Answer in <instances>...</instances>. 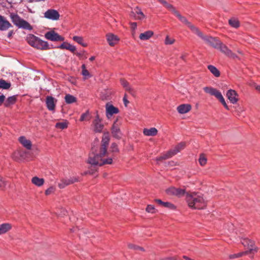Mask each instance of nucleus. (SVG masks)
<instances>
[{"mask_svg":"<svg viewBox=\"0 0 260 260\" xmlns=\"http://www.w3.org/2000/svg\"><path fill=\"white\" fill-rule=\"evenodd\" d=\"M110 138L109 133L107 132L104 133L101 145L98 150H95L94 152L93 148H92V152L90 153L88 159L89 164L93 166H102L104 165H111L113 162V159L111 157L104 158V157L107 154V147L109 145Z\"/></svg>","mask_w":260,"mask_h":260,"instance_id":"1","label":"nucleus"},{"mask_svg":"<svg viewBox=\"0 0 260 260\" xmlns=\"http://www.w3.org/2000/svg\"><path fill=\"white\" fill-rule=\"evenodd\" d=\"M186 201L189 207L193 209H204L207 206V202L203 195L200 193H187L186 195Z\"/></svg>","mask_w":260,"mask_h":260,"instance_id":"2","label":"nucleus"},{"mask_svg":"<svg viewBox=\"0 0 260 260\" xmlns=\"http://www.w3.org/2000/svg\"><path fill=\"white\" fill-rule=\"evenodd\" d=\"M10 17L13 23L19 28L29 30L32 29V27L27 21L21 18L17 14L11 13Z\"/></svg>","mask_w":260,"mask_h":260,"instance_id":"3","label":"nucleus"},{"mask_svg":"<svg viewBox=\"0 0 260 260\" xmlns=\"http://www.w3.org/2000/svg\"><path fill=\"white\" fill-rule=\"evenodd\" d=\"M199 37L202 38L208 44L212 47L217 49L219 44H220V41L210 36H204L203 34L199 30V34L196 33Z\"/></svg>","mask_w":260,"mask_h":260,"instance_id":"4","label":"nucleus"},{"mask_svg":"<svg viewBox=\"0 0 260 260\" xmlns=\"http://www.w3.org/2000/svg\"><path fill=\"white\" fill-rule=\"evenodd\" d=\"M204 91L211 95L215 96L222 104L226 103L221 92L215 88L211 87H205L203 88Z\"/></svg>","mask_w":260,"mask_h":260,"instance_id":"5","label":"nucleus"},{"mask_svg":"<svg viewBox=\"0 0 260 260\" xmlns=\"http://www.w3.org/2000/svg\"><path fill=\"white\" fill-rule=\"evenodd\" d=\"M204 91L211 95L215 96L222 104L226 103L221 92L215 88L211 87H205L203 88Z\"/></svg>","mask_w":260,"mask_h":260,"instance_id":"6","label":"nucleus"},{"mask_svg":"<svg viewBox=\"0 0 260 260\" xmlns=\"http://www.w3.org/2000/svg\"><path fill=\"white\" fill-rule=\"evenodd\" d=\"M120 125L121 123L118 122V119L117 118L111 127V131L112 136L117 139H120L122 135L120 129Z\"/></svg>","mask_w":260,"mask_h":260,"instance_id":"7","label":"nucleus"},{"mask_svg":"<svg viewBox=\"0 0 260 260\" xmlns=\"http://www.w3.org/2000/svg\"><path fill=\"white\" fill-rule=\"evenodd\" d=\"M79 181V177L78 176H73L70 177L69 178H63L60 180V182L58 183V186L59 188L62 189L64 188L68 185Z\"/></svg>","mask_w":260,"mask_h":260,"instance_id":"8","label":"nucleus"},{"mask_svg":"<svg viewBox=\"0 0 260 260\" xmlns=\"http://www.w3.org/2000/svg\"><path fill=\"white\" fill-rule=\"evenodd\" d=\"M44 36L47 40L53 42L63 41L64 40L63 37L53 30L46 32Z\"/></svg>","mask_w":260,"mask_h":260,"instance_id":"9","label":"nucleus"},{"mask_svg":"<svg viewBox=\"0 0 260 260\" xmlns=\"http://www.w3.org/2000/svg\"><path fill=\"white\" fill-rule=\"evenodd\" d=\"M175 15L178 18L180 21L186 24L193 33L199 34V29L189 22L186 18L182 16L178 11Z\"/></svg>","mask_w":260,"mask_h":260,"instance_id":"10","label":"nucleus"},{"mask_svg":"<svg viewBox=\"0 0 260 260\" xmlns=\"http://www.w3.org/2000/svg\"><path fill=\"white\" fill-rule=\"evenodd\" d=\"M92 125L93 130L96 133H101L104 127V124L102 122V119L100 118L98 114H96L95 118L93 120Z\"/></svg>","mask_w":260,"mask_h":260,"instance_id":"11","label":"nucleus"},{"mask_svg":"<svg viewBox=\"0 0 260 260\" xmlns=\"http://www.w3.org/2000/svg\"><path fill=\"white\" fill-rule=\"evenodd\" d=\"M166 193L170 196L181 197L185 193V189L175 187H170L166 190Z\"/></svg>","mask_w":260,"mask_h":260,"instance_id":"12","label":"nucleus"},{"mask_svg":"<svg viewBox=\"0 0 260 260\" xmlns=\"http://www.w3.org/2000/svg\"><path fill=\"white\" fill-rule=\"evenodd\" d=\"M242 244L248 249L247 251L248 253H254L257 251V248L254 246L255 243L252 240L246 238L243 239L242 241Z\"/></svg>","mask_w":260,"mask_h":260,"instance_id":"13","label":"nucleus"},{"mask_svg":"<svg viewBox=\"0 0 260 260\" xmlns=\"http://www.w3.org/2000/svg\"><path fill=\"white\" fill-rule=\"evenodd\" d=\"M44 16L47 19L55 21L59 19L60 14L57 10L50 9L44 13Z\"/></svg>","mask_w":260,"mask_h":260,"instance_id":"14","label":"nucleus"},{"mask_svg":"<svg viewBox=\"0 0 260 260\" xmlns=\"http://www.w3.org/2000/svg\"><path fill=\"white\" fill-rule=\"evenodd\" d=\"M130 16L137 20H142L146 18V16L138 7H136L133 11L131 12Z\"/></svg>","mask_w":260,"mask_h":260,"instance_id":"15","label":"nucleus"},{"mask_svg":"<svg viewBox=\"0 0 260 260\" xmlns=\"http://www.w3.org/2000/svg\"><path fill=\"white\" fill-rule=\"evenodd\" d=\"M119 112V109L114 107L113 105L110 103H108L106 105V114L107 117L109 119L113 114H117Z\"/></svg>","mask_w":260,"mask_h":260,"instance_id":"16","label":"nucleus"},{"mask_svg":"<svg viewBox=\"0 0 260 260\" xmlns=\"http://www.w3.org/2000/svg\"><path fill=\"white\" fill-rule=\"evenodd\" d=\"M28 153L25 150H17L13 153L12 157L14 160L18 161L25 159Z\"/></svg>","mask_w":260,"mask_h":260,"instance_id":"17","label":"nucleus"},{"mask_svg":"<svg viewBox=\"0 0 260 260\" xmlns=\"http://www.w3.org/2000/svg\"><path fill=\"white\" fill-rule=\"evenodd\" d=\"M57 102V100L52 96H47L46 98V105L47 109L49 111H54Z\"/></svg>","mask_w":260,"mask_h":260,"instance_id":"18","label":"nucleus"},{"mask_svg":"<svg viewBox=\"0 0 260 260\" xmlns=\"http://www.w3.org/2000/svg\"><path fill=\"white\" fill-rule=\"evenodd\" d=\"M226 96L230 100V102L233 104L237 103L238 101V94L234 90H229L226 93Z\"/></svg>","mask_w":260,"mask_h":260,"instance_id":"19","label":"nucleus"},{"mask_svg":"<svg viewBox=\"0 0 260 260\" xmlns=\"http://www.w3.org/2000/svg\"><path fill=\"white\" fill-rule=\"evenodd\" d=\"M34 48L40 50H48L50 49L47 42L43 41L39 38L34 45Z\"/></svg>","mask_w":260,"mask_h":260,"instance_id":"20","label":"nucleus"},{"mask_svg":"<svg viewBox=\"0 0 260 260\" xmlns=\"http://www.w3.org/2000/svg\"><path fill=\"white\" fill-rule=\"evenodd\" d=\"M106 38L109 45L111 46H114L115 45L117 44L119 41V38L117 36L111 33L108 34L106 35Z\"/></svg>","mask_w":260,"mask_h":260,"instance_id":"21","label":"nucleus"},{"mask_svg":"<svg viewBox=\"0 0 260 260\" xmlns=\"http://www.w3.org/2000/svg\"><path fill=\"white\" fill-rule=\"evenodd\" d=\"M219 49L222 53L230 57H234L235 55L229 49L228 47L220 42V44L219 45L218 47L217 48Z\"/></svg>","mask_w":260,"mask_h":260,"instance_id":"22","label":"nucleus"},{"mask_svg":"<svg viewBox=\"0 0 260 260\" xmlns=\"http://www.w3.org/2000/svg\"><path fill=\"white\" fill-rule=\"evenodd\" d=\"M120 83L126 91H128L132 95H134L135 93V90L126 80L121 78L120 79Z\"/></svg>","mask_w":260,"mask_h":260,"instance_id":"23","label":"nucleus"},{"mask_svg":"<svg viewBox=\"0 0 260 260\" xmlns=\"http://www.w3.org/2000/svg\"><path fill=\"white\" fill-rule=\"evenodd\" d=\"M12 26L11 24L4 16L0 15V30H6Z\"/></svg>","mask_w":260,"mask_h":260,"instance_id":"24","label":"nucleus"},{"mask_svg":"<svg viewBox=\"0 0 260 260\" xmlns=\"http://www.w3.org/2000/svg\"><path fill=\"white\" fill-rule=\"evenodd\" d=\"M191 109V106L190 104H181L177 108V111L180 114H185Z\"/></svg>","mask_w":260,"mask_h":260,"instance_id":"25","label":"nucleus"},{"mask_svg":"<svg viewBox=\"0 0 260 260\" xmlns=\"http://www.w3.org/2000/svg\"><path fill=\"white\" fill-rule=\"evenodd\" d=\"M186 146V144L185 142H181L178 144L177 145L175 146V147L172 149L170 150V151L171 153V154L173 156L176 155L177 153L179 152L180 151L183 150Z\"/></svg>","mask_w":260,"mask_h":260,"instance_id":"26","label":"nucleus"},{"mask_svg":"<svg viewBox=\"0 0 260 260\" xmlns=\"http://www.w3.org/2000/svg\"><path fill=\"white\" fill-rule=\"evenodd\" d=\"M19 142L27 149L30 150L32 147V144L30 140H27L24 136H21L19 138Z\"/></svg>","mask_w":260,"mask_h":260,"instance_id":"27","label":"nucleus"},{"mask_svg":"<svg viewBox=\"0 0 260 260\" xmlns=\"http://www.w3.org/2000/svg\"><path fill=\"white\" fill-rule=\"evenodd\" d=\"M154 35V32L152 30H147L144 32L140 34L139 38L142 41H146L149 40Z\"/></svg>","mask_w":260,"mask_h":260,"instance_id":"28","label":"nucleus"},{"mask_svg":"<svg viewBox=\"0 0 260 260\" xmlns=\"http://www.w3.org/2000/svg\"><path fill=\"white\" fill-rule=\"evenodd\" d=\"M58 48L61 49H67L70 50L72 52H74L76 50V48L75 46H73L67 42H63L58 46Z\"/></svg>","mask_w":260,"mask_h":260,"instance_id":"29","label":"nucleus"},{"mask_svg":"<svg viewBox=\"0 0 260 260\" xmlns=\"http://www.w3.org/2000/svg\"><path fill=\"white\" fill-rule=\"evenodd\" d=\"M173 155L171 154V152L170 150H169L167 152L162 154L160 156L156 157L155 160L156 161L157 163L158 164L159 161L169 159Z\"/></svg>","mask_w":260,"mask_h":260,"instance_id":"30","label":"nucleus"},{"mask_svg":"<svg viewBox=\"0 0 260 260\" xmlns=\"http://www.w3.org/2000/svg\"><path fill=\"white\" fill-rule=\"evenodd\" d=\"M160 3L162 4L166 8L171 11L174 14H175L178 11H177L175 8L171 4H169L165 0H157Z\"/></svg>","mask_w":260,"mask_h":260,"instance_id":"31","label":"nucleus"},{"mask_svg":"<svg viewBox=\"0 0 260 260\" xmlns=\"http://www.w3.org/2000/svg\"><path fill=\"white\" fill-rule=\"evenodd\" d=\"M157 130L155 127H151L150 129L144 128L143 129V134L147 136H154L157 134Z\"/></svg>","mask_w":260,"mask_h":260,"instance_id":"32","label":"nucleus"},{"mask_svg":"<svg viewBox=\"0 0 260 260\" xmlns=\"http://www.w3.org/2000/svg\"><path fill=\"white\" fill-rule=\"evenodd\" d=\"M12 229V225L8 223L0 224V235L6 233Z\"/></svg>","mask_w":260,"mask_h":260,"instance_id":"33","label":"nucleus"},{"mask_svg":"<svg viewBox=\"0 0 260 260\" xmlns=\"http://www.w3.org/2000/svg\"><path fill=\"white\" fill-rule=\"evenodd\" d=\"M38 38L32 34H29L26 37V41L31 46L34 47Z\"/></svg>","mask_w":260,"mask_h":260,"instance_id":"34","label":"nucleus"},{"mask_svg":"<svg viewBox=\"0 0 260 260\" xmlns=\"http://www.w3.org/2000/svg\"><path fill=\"white\" fill-rule=\"evenodd\" d=\"M31 182L37 186H41L44 184L45 180L43 178H40L37 176H35L32 178Z\"/></svg>","mask_w":260,"mask_h":260,"instance_id":"35","label":"nucleus"},{"mask_svg":"<svg viewBox=\"0 0 260 260\" xmlns=\"http://www.w3.org/2000/svg\"><path fill=\"white\" fill-rule=\"evenodd\" d=\"M207 68L215 77H218L220 76V71L215 66L208 65Z\"/></svg>","mask_w":260,"mask_h":260,"instance_id":"36","label":"nucleus"},{"mask_svg":"<svg viewBox=\"0 0 260 260\" xmlns=\"http://www.w3.org/2000/svg\"><path fill=\"white\" fill-rule=\"evenodd\" d=\"M16 100L17 98L16 95H13L9 97L4 103L5 107H8L11 105L14 104L16 102Z\"/></svg>","mask_w":260,"mask_h":260,"instance_id":"37","label":"nucleus"},{"mask_svg":"<svg viewBox=\"0 0 260 260\" xmlns=\"http://www.w3.org/2000/svg\"><path fill=\"white\" fill-rule=\"evenodd\" d=\"M64 100L66 103L68 104L75 103L77 101L76 98L70 94H67L66 95Z\"/></svg>","mask_w":260,"mask_h":260,"instance_id":"38","label":"nucleus"},{"mask_svg":"<svg viewBox=\"0 0 260 260\" xmlns=\"http://www.w3.org/2000/svg\"><path fill=\"white\" fill-rule=\"evenodd\" d=\"M73 40L77 42V43L79 44L80 45H82L83 47H87V44L85 43H84V40L83 38L82 37L80 36H74L73 37Z\"/></svg>","mask_w":260,"mask_h":260,"instance_id":"39","label":"nucleus"},{"mask_svg":"<svg viewBox=\"0 0 260 260\" xmlns=\"http://www.w3.org/2000/svg\"><path fill=\"white\" fill-rule=\"evenodd\" d=\"M229 24L233 27L238 28L240 26V23L238 19L236 18H231L229 20Z\"/></svg>","mask_w":260,"mask_h":260,"instance_id":"40","label":"nucleus"},{"mask_svg":"<svg viewBox=\"0 0 260 260\" xmlns=\"http://www.w3.org/2000/svg\"><path fill=\"white\" fill-rule=\"evenodd\" d=\"M11 85L10 82H8L3 79H0V88L8 89L11 87Z\"/></svg>","mask_w":260,"mask_h":260,"instance_id":"41","label":"nucleus"},{"mask_svg":"<svg viewBox=\"0 0 260 260\" xmlns=\"http://www.w3.org/2000/svg\"><path fill=\"white\" fill-rule=\"evenodd\" d=\"M207 161V159L205 156V155L203 153H201L200 155L199 158V162L200 165L201 166H204L206 165Z\"/></svg>","mask_w":260,"mask_h":260,"instance_id":"42","label":"nucleus"},{"mask_svg":"<svg viewBox=\"0 0 260 260\" xmlns=\"http://www.w3.org/2000/svg\"><path fill=\"white\" fill-rule=\"evenodd\" d=\"M68 122L67 121L57 122L55 124V127L60 129H63L68 127Z\"/></svg>","mask_w":260,"mask_h":260,"instance_id":"43","label":"nucleus"},{"mask_svg":"<svg viewBox=\"0 0 260 260\" xmlns=\"http://www.w3.org/2000/svg\"><path fill=\"white\" fill-rule=\"evenodd\" d=\"M82 68V74L84 77H90L91 76L90 75L89 72L86 69V66L84 64H83L81 66Z\"/></svg>","mask_w":260,"mask_h":260,"instance_id":"44","label":"nucleus"},{"mask_svg":"<svg viewBox=\"0 0 260 260\" xmlns=\"http://www.w3.org/2000/svg\"><path fill=\"white\" fill-rule=\"evenodd\" d=\"M248 254V251H245V252H240L237 254H231L229 255V258L230 259H234L235 258L241 257V256H243V255H245V254Z\"/></svg>","mask_w":260,"mask_h":260,"instance_id":"45","label":"nucleus"},{"mask_svg":"<svg viewBox=\"0 0 260 260\" xmlns=\"http://www.w3.org/2000/svg\"><path fill=\"white\" fill-rule=\"evenodd\" d=\"M175 41V39L170 38L169 36H167L165 40V44L166 45H172L174 43Z\"/></svg>","mask_w":260,"mask_h":260,"instance_id":"46","label":"nucleus"},{"mask_svg":"<svg viewBox=\"0 0 260 260\" xmlns=\"http://www.w3.org/2000/svg\"><path fill=\"white\" fill-rule=\"evenodd\" d=\"M146 211L149 213H154L156 209L153 205H148L146 208Z\"/></svg>","mask_w":260,"mask_h":260,"instance_id":"47","label":"nucleus"},{"mask_svg":"<svg viewBox=\"0 0 260 260\" xmlns=\"http://www.w3.org/2000/svg\"><path fill=\"white\" fill-rule=\"evenodd\" d=\"M164 207H165V208H168L170 209H172V210L176 209V206L173 204H172L170 202H165V203L164 204Z\"/></svg>","mask_w":260,"mask_h":260,"instance_id":"48","label":"nucleus"},{"mask_svg":"<svg viewBox=\"0 0 260 260\" xmlns=\"http://www.w3.org/2000/svg\"><path fill=\"white\" fill-rule=\"evenodd\" d=\"M110 149L112 152H118L119 151L118 145L115 143L111 144Z\"/></svg>","mask_w":260,"mask_h":260,"instance_id":"49","label":"nucleus"},{"mask_svg":"<svg viewBox=\"0 0 260 260\" xmlns=\"http://www.w3.org/2000/svg\"><path fill=\"white\" fill-rule=\"evenodd\" d=\"M55 188L53 186H50L45 190V193L46 196L50 195L54 192Z\"/></svg>","mask_w":260,"mask_h":260,"instance_id":"50","label":"nucleus"},{"mask_svg":"<svg viewBox=\"0 0 260 260\" xmlns=\"http://www.w3.org/2000/svg\"><path fill=\"white\" fill-rule=\"evenodd\" d=\"M88 116H89V111H87L86 112L82 114V115H81L80 118V121H83L86 120V117H88Z\"/></svg>","mask_w":260,"mask_h":260,"instance_id":"51","label":"nucleus"},{"mask_svg":"<svg viewBox=\"0 0 260 260\" xmlns=\"http://www.w3.org/2000/svg\"><path fill=\"white\" fill-rule=\"evenodd\" d=\"M6 185V181L4 178L0 175V188L5 187Z\"/></svg>","mask_w":260,"mask_h":260,"instance_id":"52","label":"nucleus"},{"mask_svg":"<svg viewBox=\"0 0 260 260\" xmlns=\"http://www.w3.org/2000/svg\"><path fill=\"white\" fill-rule=\"evenodd\" d=\"M123 103H124V105L125 107H127L128 103H129V101L127 100V95L126 94H125L124 96H123Z\"/></svg>","mask_w":260,"mask_h":260,"instance_id":"53","label":"nucleus"},{"mask_svg":"<svg viewBox=\"0 0 260 260\" xmlns=\"http://www.w3.org/2000/svg\"><path fill=\"white\" fill-rule=\"evenodd\" d=\"M131 27L132 29V31H135L137 27V23L136 22H131L130 23Z\"/></svg>","mask_w":260,"mask_h":260,"instance_id":"54","label":"nucleus"},{"mask_svg":"<svg viewBox=\"0 0 260 260\" xmlns=\"http://www.w3.org/2000/svg\"><path fill=\"white\" fill-rule=\"evenodd\" d=\"M154 201H155V202L157 203L159 205H160V206H161L162 207H164V204L165 203V202L162 201L160 199H155L154 200Z\"/></svg>","mask_w":260,"mask_h":260,"instance_id":"55","label":"nucleus"},{"mask_svg":"<svg viewBox=\"0 0 260 260\" xmlns=\"http://www.w3.org/2000/svg\"><path fill=\"white\" fill-rule=\"evenodd\" d=\"M154 201H155V202L157 203L159 205H160V206H161L162 207H164V204L165 203V202L162 201L160 199H155L154 200Z\"/></svg>","mask_w":260,"mask_h":260,"instance_id":"56","label":"nucleus"},{"mask_svg":"<svg viewBox=\"0 0 260 260\" xmlns=\"http://www.w3.org/2000/svg\"><path fill=\"white\" fill-rule=\"evenodd\" d=\"M84 51L80 52H76L75 54L76 55L78 56L80 58H86V57H83V54H84Z\"/></svg>","mask_w":260,"mask_h":260,"instance_id":"57","label":"nucleus"},{"mask_svg":"<svg viewBox=\"0 0 260 260\" xmlns=\"http://www.w3.org/2000/svg\"><path fill=\"white\" fill-rule=\"evenodd\" d=\"M128 247L130 249H134L135 250H138V248H137V247H139V246L132 244H129L128 245Z\"/></svg>","mask_w":260,"mask_h":260,"instance_id":"58","label":"nucleus"},{"mask_svg":"<svg viewBox=\"0 0 260 260\" xmlns=\"http://www.w3.org/2000/svg\"><path fill=\"white\" fill-rule=\"evenodd\" d=\"M5 99V96L4 95H0V106L4 102Z\"/></svg>","mask_w":260,"mask_h":260,"instance_id":"59","label":"nucleus"},{"mask_svg":"<svg viewBox=\"0 0 260 260\" xmlns=\"http://www.w3.org/2000/svg\"><path fill=\"white\" fill-rule=\"evenodd\" d=\"M13 34H14V32H13V30H11V31H10L8 32V38H10L12 36V35H13Z\"/></svg>","mask_w":260,"mask_h":260,"instance_id":"60","label":"nucleus"},{"mask_svg":"<svg viewBox=\"0 0 260 260\" xmlns=\"http://www.w3.org/2000/svg\"><path fill=\"white\" fill-rule=\"evenodd\" d=\"M223 106H224V107L226 109V110H229V107L227 105L226 103H224L223 104H222Z\"/></svg>","mask_w":260,"mask_h":260,"instance_id":"61","label":"nucleus"},{"mask_svg":"<svg viewBox=\"0 0 260 260\" xmlns=\"http://www.w3.org/2000/svg\"><path fill=\"white\" fill-rule=\"evenodd\" d=\"M87 174L88 173L89 174H94V172L91 170H89L87 173Z\"/></svg>","mask_w":260,"mask_h":260,"instance_id":"62","label":"nucleus"},{"mask_svg":"<svg viewBox=\"0 0 260 260\" xmlns=\"http://www.w3.org/2000/svg\"><path fill=\"white\" fill-rule=\"evenodd\" d=\"M94 59H95V56H91V57H90L89 58V60H90V61H93V60H94Z\"/></svg>","mask_w":260,"mask_h":260,"instance_id":"63","label":"nucleus"},{"mask_svg":"<svg viewBox=\"0 0 260 260\" xmlns=\"http://www.w3.org/2000/svg\"><path fill=\"white\" fill-rule=\"evenodd\" d=\"M255 89L258 90L259 92H260V86H256L255 87Z\"/></svg>","mask_w":260,"mask_h":260,"instance_id":"64","label":"nucleus"}]
</instances>
